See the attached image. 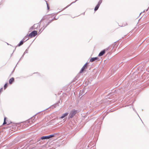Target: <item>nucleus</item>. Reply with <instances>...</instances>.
Here are the masks:
<instances>
[{
    "instance_id": "9d476101",
    "label": "nucleus",
    "mask_w": 149,
    "mask_h": 149,
    "mask_svg": "<svg viewBox=\"0 0 149 149\" xmlns=\"http://www.w3.org/2000/svg\"><path fill=\"white\" fill-rule=\"evenodd\" d=\"M29 36H28V35H27L23 39V40L25 42L26 41H27L29 39V38H28V37Z\"/></svg>"
},
{
    "instance_id": "bb28decb",
    "label": "nucleus",
    "mask_w": 149,
    "mask_h": 149,
    "mask_svg": "<svg viewBox=\"0 0 149 149\" xmlns=\"http://www.w3.org/2000/svg\"><path fill=\"white\" fill-rule=\"evenodd\" d=\"M6 117H5L4 119V121H6Z\"/></svg>"
},
{
    "instance_id": "2eb2a0df",
    "label": "nucleus",
    "mask_w": 149,
    "mask_h": 149,
    "mask_svg": "<svg viewBox=\"0 0 149 149\" xmlns=\"http://www.w3.org/2000/svg\"><path fill=\"white\" fill-rule=\"evenodd\" d=\"M83 91H80V93H79V94L80 95H84V93H83Z\"/></svg>"
},
{
    "instance_id": "f257e3e1",
    "label": "nucleus",
    "mask_w": 149,
    "mask_h": 149,
    "mask_svg": "<svg viewBox=\"0 0 149 149\" xmlns=\"http://www.w3.org/2000/svg\"><path fill=\"white\" fill-rule=\"evenodd\" d=\"M77 111L75 109L72 110L70 112L68 116L69 118H72L77 113Z\"/></svg>"
},
{
    "instance_id": "c756f323",
    "label": "nucleus",
    "mask_w": 149,
    "mask_h": 149,
    "mask_svg": "<svg viewBox=\"0 0 149 149\" xmlns=\"http://www.w3.org/2000/svg\"><path fill=\"white\" fill-rule=\"evenodd\" d=\"M148 10V9L146 10V11H147V10Z\"/></svg>"
},
{
    "instance_id": "4be33fe9",
    "label": "nucleus",
    "mask_w": 149,
    "mask_h": 149,
    "mask_svg": "<svg viewBox=\"0 0 149 149\" xmlns=\"http://www.w3.org/2000/svg\"><path fill=\"white\" fill-rule=\"evenodd\" d=\"M7 124V123L6 122V121H4L3 123V125H4Z\"/></svg>"
},
{
    "instance_id": "dca6fc26",
    "label": "nucleus",
    "mask_w": 149,
    "mask_h": 149,
    "mask_svg": "<svg viewBox=\"0 0 149 149\" xmlns=\"http://www.w3.org/2000/svg\"><path fill=\"white\" fill-rule=\"evenodd\" d=\"M7 86H8L7 83H6L5 84L4 86V89H5L7 88Z\"/></svg>"
},
{
    "instance_id": "39448f33",
    "label": "nucleus",
    "mask_w": 149,
    "mask_h": 149,
    "mask_svg": "<svg viewBox=\"0 0 149 149\" xmlns=\"http://www.w3.org/2000/svg\"><path fill=\"white\" fill-rule=\"evenodd\" d=\"M106 50L105 49H103L98 54L99 56H103L105 53Z\"/></svg>"
},
{
    "instance_id": "a211bd4d",
    "label": "nucleus",
    "mask_w": 149,
    "mask_h": 149,
    "mask_svg": "<svg viewBox=\"0 0 149 149\" xmlns=\"http://www.w3.org/2000/svg\"><path fill=\"white\" fill-rule=\"evenodd\" d=\"M35 25V24H34L33 26H31L30 28V30H32V29H33L34 28V26Z\"/></svg>"
},
{
    "instance_id": "f8f14e48",
    "label": "nucleus",
    "mask_w": 149,
    "mask_h": 149,
    "mask_svg": "<svg viewBox=\"0 0 149 149\" xmlns=\"http://www.w3.org/2000/svg\"><path fill=\"white\" fill-rule=\"evenodd\" d=\"M58 105V103H57L55 104H54L53 105L51 106V108H54L56 107Z\"/></svg>"
},
{
    "instance_id": "9b49d317",
    "label": "nucleus",
    "mask_w": 149,
    "mask_h": 149,
    "mask_svg": "<svg viewBox=\"0 0 149 149\" xmlns=\"http://www.w3.org/2000/svg\"><path fill=\"white\" fill-rule=\"evenodd\" d=\"M24 42V41L23 40H22L17 45V46H20L22 45L23 44Z\"/></svg>"
},
{
    "instance_id": "ddd939ff",
    "label": "nucleus",
    "mask_w": 149,
    "mask_h": 149,
    "mask_svg": "<svg viewBox=\"0 0 149 149\" xmlns=\"http://www.w3.org/2000/svg\"><path fill=\"white\" fill-rule=\"evenodd\" d=\"M48 25V24H44V25L43 26V29L42 30V31H43V30Z\"/></svg>"
},
{
    "instance_id": "f3484780",
    "label": "nucleus",
    "mask_w": 149,
    "mask_h": 149,
    "mask_svg": "<svg viewBox=\"0 0 149 149\" xmlns=\"http://www.w3.org/2000/svg\"><path fill=\"white\" fill-rule=\"evenodd\" d=\"M28 53V49H27L24 52V55L26 53Z\"/></svg>"
},
{
    "instance_id": "5701e85b",
    "label": "nucleus",
    "mask_w": 149,
    "mask_h": 149,
    "mask_svg": "<svg viewBox=\"0 0 149 149\" xmlns=\"http://www.w3.org/2000/svg\"><path fill=\"white\" fill-rule=\"evenodd\" d=\"M35 118V117H34V116L32 117L31 119H30V120H31V119L33 120H34V119Z\"/></svg>"
},
{
    "instance_id": "4468645a",
    "label": "nucleus",
    "mask_w": 149,
    "mask_h": 149,
    "mask_svg": "<svg viewBox=\"0 0 149 149\" xmlns=\"http://www.w3.org/2000/svg\"><path fill=\"white\" fill-rule=\"evenodd\" d=\"M55 19V20L57 19H55V18L54 19H52L51 21H50L49 22L47 23V24H48V25L51 23V22L54 20V19Z\"/></svg>"
},
{
    "instance_id": "aec40b11",
    "label": "nucleus",
    "mask_w": 149,
    "mask_h": 149,
    "mask_svg": "<svg viewBox=\"0 0 149 149\" xmlns=\"http://www.w3.org/2000/svg\"><path fill=\"white\" fill-rule=\"evenodd\" d=\"M46 18V16H44L41 19V21L45 19Z\"/></svg>"
},
{
    "instance_id": "6ab92c4d",
    "label": "nucleus",
    "mask_w": 149,
    "mask_h": 149,
    "mask_svg": "<svg viewBox=\"0 0 149 149\" xmlns=\"http://www.w3.org/2000/svg\"><path fill=\"white\" fill-rule=\"evenodd\" d=\"M102 0H100L98 2V3L100 5L101 3L102 2Z\"/></svg>"
},
{
    "instance_id": "6e6552de",
    "label": "nucleus",
    "mask_w": 149,
    "mask_h": 149,
    "mask_svg": "<svg viewBox=\"0 0 149 149\" xmlns=\"http://www.w3.org/2000/svg\"><path fill=\"white\" fill-rule=\"evenodd\" d=\"M14 81V78L13 77H12L9 80V83L11 84Z\"/></svg>"
},
{
    "instance_id": "cd10ccee",
    "label": "nucleus",
    "mask_w": 149,
    "mask_h": 149,
    "mask_svg": "<svg viewBox=\"0 0 149 149\" xmlns=\"http://www.w3.org/2000/svg\"><path fill=\"white\" fill-rule=\"evenodd\" d=\"M24 55V54L23 55H22V57H21V58H22V57H23Z\"/></svg>"
},
{
    "instance_id": "1a4fd4ad",
    "label": "nucleus",
    "mask_w": 149,
    "mask_h": 149,
    "mask_svg": "<svg viewBox=\"0 0 149 149\" xmlns=\"http://www.w3.org/2000/svg\"><path fill=\"white\" fill-rule=\"evenodd\" d=\"M100 6V4H99L98 3H97V5L96 6L94 10L95 11H97L98 9Z\"/></svg>"
},
{
    "instance_id": "393cba45",
    "label": "nucleus",
    "mask_w": 149,
    "mask_h": 149,
    "mask_svg": "<svg viewBox=\"0 0 149 149\" xmlns=\"http://www.w3.org/2000/svg\"><path fill=\"white\" fill-rule=\"evenodd\" d=\"M43 29V28H42L40 29V31H39V32H40L41 30H42H42Z\"/></svg>"
},
{
    "instance_id": "b1692460",
    "label": "nucleus",
    "mask_w": 149,
    "mask_h": 149,
    "mask_svg": "<svg viewBox=\"0 0 149 149\" xmlns=\"http://www.w3.org/2000/svg\"><path fill=\"white\" fill-rule=\"evenodd\" d=\"M3 88H2L0 89V93L2 91Z\"/></svg>"
},
{
    "instance_id": "412c9836",
    "label": "nucleus",
    "mask_w": 149,
    "mask_h": 149,
    "mask_svg": "<svg viewBox=\"0 0 149 149\" xmlns=\"http://www.w3.org/2000/svg\"><path fill=\"white\" fill-rule=\"evenodd\" d=\"M47 9H48V10H49V5L47 3Z\"/></svg>"
},
{
    "instance_id": "0eeeda50",
    "label": "nucleus",
    "mask_w": 149,
    "mask_h": 149,
    "mask_svg": "<svg viewBox=\"0 0 149 149\" xmlns=\"http://www.w3.org/2000/svg\"><path fill=\"white\" fill-rule=\"evenodd\" d=\"M68 113H63L62 115V116H61L60 118L61 119L63 118H65V117L67 116L68 115Z\"/></svg>"
},
{
    "instance_id": "7ed1b4c3",
    "label": "nucleus",
    "mask_w": 149,
    "mask_h": 149,
    "mask_svg": "<svg viewBox=\"0 0 149 149\" xmlns=\"http://www.w3.org/2000/svg\"><path fill=\"white\" fill-rule=\"evenodd\" d=\"M54 136V135L53 134L47 136H43L41 137V139L42 140H45V139H49L50 138H52Z\"/></svg>"
},
{
    "instance_id": "a878e982",
    "label": "nucleus",
    "mask_w": 149,
    "mask_h": 149,
    "mask_svg": "<svg viewBox=\"0 0 149 149\" xmlns=\"http://www.w3.org/2000/svg\"><path fill=\"white\" fill-rule=\"evenodd\" d=\"M133 110H134V111H135V112H136H136V110H135V109H134V108H133Z\"/></svg>"
},
{
    "instance_id": "c85d7f7f",
    "label": "nucleus",
    "mask_w": 149,
    "mask_h": 149,
    "mask_svg": "<svg viewBox=\"0 0 149 149\" xmlns=\"http://www.w3.org/2000/svg\"><path fill=\"white\" fill-rule=\"evenodd\" d=\"M145 10H144L143 11V12H145Z\"/></svg>"
},
{
    "instance_id": "423d86ee",
    "label": "nucleus",
    "mask_w": 149,
    "mask_h": 149,
    "mask_svg": "<svg viewBox=\"0 0 149 149\" xmlns=\"http://www.w3.org/2000/svg\"><path fill=\"white\" fill-rule=\"evenodd\" d=\"M98 58L97 57H95L91 58L90 60V61L91 62H93L96 61H98Z\"/></svg>"
},
{
    "instance_id": "20e7f679",
    "label": "nucleus",
    "mask_w": 149,
    "mask_h": 149,
    "mask_svg": "<svg viewBox=\"0 0 149 149\" xmlns=\"http://www.w3.org/2000/svg\"><path fill=\"white\" fill-rule=\"evenodd\" d=\"M87 66H88V63H86L84 64V65L83 66L82 68H81V70H80V73L84 71V70L87 68Z\"/></svg>"
},
{
    "instance_id": "f03ea898",
    "label": "nucleus",
    "mask_w": 149,
    "mask_h": 149,
    "mask_svg": "<svg viewBox=\"0 0 149 149\" xmlns=\"http://www.w3.org/2000/svg\"><path fill=\"white\" fill-rule=\"evenodd\" d=\"M37 34V32L36 31L34 30L31 33L28 35V36L32 38L35 36Z\"/></svg>"
}]
</instances>
